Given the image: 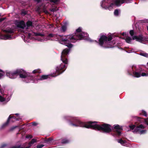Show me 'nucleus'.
<instances>
[{"instance_id":"obj_1","label":"nucleus","mask_w":148,"mask_h":148,"mask_svg":"<svg viewBox=\"0 0 148 148\" xmlns=\"http://www.w3.org/2000/svg\"><path fill=\"white\" fill-rule=\"evenodd\" d=\"M70 124L73 126L84 127L87 128H90L93 130L101 131L103 133H109L112 132V130H114V132L117 136H120L121 134V131L123 130V127L118 124L114 125L111 128V126L108 124L104 123L99 125L97 124L96 121H88L83 122L80 121L77 118L71 117L69 119Z\"/></svg>"},{"instance_id":"obj_2","label":"nucleus","mask_w":148,"mask_h":148,"mask_svg":"<svg viewBox=\"0 0 148 148\" xmlns=\"http://www.w3.org/2000/svg\"><path fill=\"white\" fill-rule=\"evenodd\" d=\"M88 35L86 34L82 33L79 35H69L64 36L66 37L65 39H64L62 37L61 40L62 42H64L65 45L69 49L66 48L63 50L61 57V59L63 62L60 65L57 67L56 70V73L55 75L53 76H56L64 72L66 69V64H68V61L66 56L67 55L70 50V49L72 48L73 45L71 43L68 42H75L77 40H83L84 38L87 37Z\"/></svg>"},{"instance_id":"obj_3","label":"nucleus","mask_w":148,"mask_h":148,"mask_svg":"<svg viewBox=\"0 0 148 148\" xmlns=\"http://www.w3.org/2000/svg\"><path fill=\"white\" fill-rule=\"evenodd\" d=\"M6 75L11 79L15 78L18 75H19L20 77L22 78H30L31 79L33 77L31 74L27 73L22 69H17L13 72H6Z\"/></svg>"},{"instance_id":"obj_4","label":"nucleus","mask_w":148,"mask_h":148,"mask_svg":"<svg viewBox=\"0 0 148 148\" xmlns=\"http://www.w3.org/2000/svg\"><path fill=\"white\" fill-rule=\"evenodd\" d=\"M112 39V37L111 36L107 37L104 35H102L100 36L98 41L96 42L101 47L105 48H109L112 45L110 42Z\"/></svg>"},{"instance_id":"obj_5","label":"nucleus","mask_w":148,"mask_h":148,"mask_svg":"<svg viewBox=\"0 0 148 148\" xmlns=\"http://www.w3.org/2000/svg\"><path fill=\"white\" fill-rule=\"evenodd\" d=\"M128 1H115L111 3L109 5V3L107 1H102L101 3V6L105 9H108L109 10L111 9L114 6H120L121 4L124 3H127Z\"/></svg>"},{"instance_id":"obj_6","label":"nucleus","mask_w":148,"mask_h":148,"mask_svg":"<svg viewBox=\"0 0 148 148\" xmlns=\"http://www.w3.org/2000/svg\"><path fill=\"white\" fill-rule=\"evenodd\" d=\"M50 2V4H53V8L50 9L51 12H54L55 11H56L58 10L57 8V7L55 5H58L60 1H49Z\"/></svg>"},{"instance_id":"obj_7","label":"nucleus","mask_w":148,"mask_h":148,"mask_svg":"<svg viewBox=\"0 0 148 148\" xmlns=\"http://www.w3.org/2000/svg\"><path fill=\"white\" fill-rule=\"evenodd\" d=\"M17 26L18 27L23 29L26 27V25L23 21H21L17 23Z\"/></svg>"},{"instance_id":"obj_8","label":"nucleus","mask_w":148,"mask_h":148,"mask_svg":"<svg viewBox=\"0 0 148 148\" xmlns=\"http://www.w3.org/2000/svg\"><path fill=\"white\" fill-rule=\"evenodd\" d=\"M133 40H136V41L142 42L144 41L142 35H139L138 36H134L132 37Z\"/></svg>"},{"instance_id":"obj_9","label":"nucleus","mask_w":148,"mask_h":148,"mask_svg":"<svg viewBox=\"0 0 148 148\" xmlns=\"http://www.w3.org/2000/svg\"><path fill=\"white\" fill-rule=\"evenodd\" d=\"M11 36L8 34L4 35L0 33V39L4 40L10 39H12Z\"/></svg>"},{"instance_id":"obj_10","label":"nucleus","mask_w":148,"mask_h":148,"mask_svg":"<svg viewBox=\"0 0 148 148\" xmlns=\"http://www.w3.org/2000/svg\"><path fill=\"white\" fill-rule=\"evenodd\" d=\"M48 37H54L58 40H60L61 38L63 37V36L50 33L48 34Z\"/></svg>"},{"instance_id":"obj_11","label":"nucleus","mask_w":148,"mask_h":148,"mask_svg":"<svg viewBox=\"0 0 148 148\" xmlns=\"http://www.w3.org/2000/svg\"><path fill=\"white\" fill-rule=\"evenodd\" d=\"M136 66L134 65H133L132 66V69L133 71V73L135 77H140L141 76V73H138L134 71V69H135Z\"/></svg>"},{"instance_id":"obj_12","label":"nucleus","mask_w":148,"mask_h":148,"mask_svg":"<svg viewBox=\"0 0 148 148\" xmlns=\"http://www.w3.org/2000/svg\"><path fill=\"white\" fill-rule=\"evenodd\" d=\"M82 33L86 34L88 35L87 36V37L84 38L83 39H86V38H87L88 36V34L87 33H85L82 32V29L80 27H79L77 29H76L75 32V34L74 35H79L80 34H82ZM72 35H73V34Z\"/></svg>"},{"instance_id":"obj_13","label":"nucleus","mask_w":148,"mask_h":148,"mask_svg":"<svg viewBox=\"0 0 148 148\" xmlns=\"http://www.w3.org/2000/svg\"><path fill=\"white\" fill-rule=\"evenodd\" d=\"M11 118V117L10 116H9L6 122L3 123L1 126V129H3L7 127L8 125Z\"/></svg>"},{"instance_id":"obj_14","label":"nucleus","mask_w":148,"mask_h":148,"mask_svg":"<svg viewBox=\"0 0 148 148\" xmlns=\"http://www.w3.org/2000/svg\"><path fill=\"white\" fill-rule=\"evenodd\" d=\"M145 128V127L142 124H140L139 126H137L134 129V130L133 131V132H138L140 131V128L144 129Z\"/></svg>"},{"instance_id":"obj_15","label":"nucleus","mask_w":148,"mask_h":148,"mask_svg":"<svg viewBox=\"0 0 148 148\" xmlns=\"http://www.w3.org/2000/svg\"><path fill=\"white\" fill-rule=\"evenodd\" d=\"M12 114L10 115L9 116H10L11 118L10 119V121L13 123L16 121H19L21 118L19 117L16 118V116H12Z\"/></svg>"},{"instance_id":"obj_16","label":"nucleus","mask_w":148,"mask_h":148,"mask_svg":"<svg viewBox=\"0 0 148 148\" xmlns=\"http://www.w3.org/2000/svg\"><path fill=\"white\" fill-rule=\"evenodd\" d=\"M26 25L27 28L30 27H34L32 21L28 20L26 23Z\"/></svg>"},{"instance_id":"obj_17","label":"nucleus","mask_w":148,"mask_h":148,"mask_svg":"<svg viewBox=\"0 0 148 148\" xmlns=\"http://www.w3.org/2000/svg\"><path fill=\"white\" fill-rule=\"evenodd\" d=\"M53 142V139L51 137L46 138L44 140L45 143H51Z\"/></svg>"},{"instance_id":"obj_18","label":"nucleus","mask_w":148,"mask_h":148,"mask_svg":"<svg viewBox=\"0 0 148 148\" xmlns=\"http://www.w3.org/2000/svg\"><path fill=\"white\" fill-rule=\"evenodd\" d=\"M69 142V140L66 138L62 139L61 141V143L62 144L68 143Z\"/></svg>"},{"instance_id":"obj_19","label":"nucleus","mask_w":148,"mask_h":148,"mask_svg":"<svg viewBox=\"0 0 148 148\" xmlns=\"http://www.w3.org/2000/svg\"><path fill=\"white\" fill-rule=\"evenodd\" d=\"M125 39L126 42L128 43H130L132 40L131 38L129 36H127Z\"/></svg>"},{"instance_id":"obj_20","label":"nucleus","mask_w":148,"mask_h":148,"mask_svg":"<svg viewBox=\"0 0 148 148\" xmlns=\"http://www.w3.org/2000/svg\"><path fill=\"white\" fill-rule=\"evenodd\" d=\"M3 32L6 33H9L10 34H12L14 33L13 30L11 29L8 30H4Z\"/></svg>"},{"instance_id":"obj_21","label":"nucleus","mask_w":148,"mask_h":148,"mask_svg":"<svg viewBox=\"0 0 148 148\" xmlns=\"http://www.w3.org/2000/svg\"><path fill=\"white\" fill-rule=\"evenodd\" d=\"M49 75H42L39 79L42 80L47 79L49 77Z\"/></svg>"},{"instance_id":"obj_22","label":"nucleus","mask_w":148,"mask_h":148,"mask_svg":"<svg viewBox=\"0 0 148 148\" xmlns=\"http://www.w3.org/2000/svg\"><path fill=\"white\" fill-rule=\"evenodd\" d=\"M36 140L35 139H32L29 143V146H31V145L35 143H36L37 142Z\"/></svg>"},{"instance_id":"obj_23","label":"nucleus","mask_w":148,"mask_h":148,"mask_svg":"<svg viewBox=\"0 0 148 148\" xmlns=\"http://www.w3.org/2000/svg\"><path fill=\"white\" fill-rule=\"evenodd\" d=\"M118 142L120 143L121 145H124V144L126 143L125 140H123L122 139L118 140Z\"/></svg>"},{"instance_id":"obj_24","label":"nucleus","mask_w":148,"mask_h":148,"mask_svg":"<svg viewBox=\"0 0 148 148\" xmlns=\"http://www.w3.org/2000/svg\"><path fill=\"white\" fill-rule=\"evenodd\" d=\"M41 73V71L40 69H39L35 70L32 71V73L34 74L36 73Z\"/></svg>"},{"instance_id":"obj_25","label":"nucleus","mask_w":148,"mask_h":148,"mask_svg":"<svg viewBox=\"0 0 148 148\" xmlns=\"http://www.w3.org/2000/svg\"><path fill=\"white\" fill-rule=\"evenodd\" d=\"M67 29L65 25H63L62 26L61 28V30H62V32H65Z\"/></svg>"},{"instance_id":"obj_26","label":"nucleus","mask_w":148,"mask_h":148,"mask_svg":"<svg viewBox=\"0 0 148 148\" xmlns=\"http://www.w3.org/2000/svg\"><path fill=\"white\" fill-rule=\"evenodd\" d=\"M129 127L131 130H133L135 129L134 128L136 127V125H135L132 124L130 125Z\"/></svg>"},{"instance_id":"obj_27","label":"nucleus","mask_w":148,"mask_h":148,"mask_svg":"<svg viewBox=\"0 0 148 148\" xmlns=\"http://www.w3.org/2000/svg\"><path fill=\"white\" fill-rule=\"evenodd\" d=\"M34 34L36 36H43L44 35L43 34H41L40 33H35Z\"/></svg>"},{"instance_id":"obj_28","label":"nucleus","mask_w":148,"mask_h":148,"mask_svg":"<svg viewBox=\"0 0 148 148\" xmlns=\"http://www.w3.org/2000/svg\"><path fill=\"white\" fill-rule=\"evenodd\" d=\"M114 15L116 16H118L119 15V11L118 9H116L114 12Z\"/></svg>"},{"instance_id":"obj_29","label":"nucleus","mask_w":148,"mask_h":148,"mask_svg":"<svg viewBox=\"0 0 148 148\" xmlns=\"http://www.w3.org/2000/svg\"><path fill=\"white\" fill-rule=\"evenodd\" d=\"M140 55L141 56L146 57H148V54L147 53H140Z\"/></svg>"},{"instance_id":"obj_30","label":"nucleus","mask_w":148,"mask_h":148,"mask_svg":"<svg viewBox=\"0 0 148 148\" xmlns=\"http://www.w3.org/2000/svg\"><path fill=\"white\" fill-rule=\"evenodd\" d=\"M27 13V12L25 10H23L21 12V14L22 15L24 16L25 15H26Z\"/></svg>"},{"instance_id":"obj_31","label":"nucleus","mask_w":148,"mask_h":148,"mask_svg":"<svg viewBox=\"0 0 148 148\" xmlns=\"http://www.w3.org/2000/svg\"><path fill=\"white\" fill-rule=\"evenodd\" d=\"M5 100V99L0 95V101L2 102L4 101Z\"/></svg>"},{"instance_id":"obj_32","label":"nucleus","mask_w":148,"mask_h":148,"mask_svg":"<svg viewBox=\"0 0 148 148\" xmlns=\"http://www.w3.org/2000/svg\"><path fill=\"white\" fill-rule=\"evenodd\" d=\"M134 31L133 30H131L130 32V34L131 36H134Z\"/></svg>"},{"instance_id":"obj_33","label":"nucleus","mask_w":148,"mask_h":148,"mask_svg":"<svg viewBox=\"0 0 148 148\" xmlns=\"http://www.w3.org/2000/svg\"><path fill=\"white\" fill-rule=\"evenodd\" d=\"M141 75L142 76H148V73H142L141 74Z\"/></svg>"},{"instance_id":"obj_34","label":"nucleus","mask_w":148,"mask_h":148,"mask_svg":"<svg viewBox=\"0 0 148 148\" xmlns=\"http://www.w3.org/2000/svg\"><path fill=\"white\" fill-rule=\"evenodd\" d=\"M43 145H38L37 146L36 148H42L44 146Z\"/></svg>"},{"instance_id":"obj_35","label":"nucleus","mask_w":148,"mask_h":148,"mask_svg":"<svg viewBox=\"0 0 148 148\" xmlns=\"http://www.w3.org/2000/svg\"><path fill=\"white\" fill-rule=\"evenodd\" d=\"M142 114L145 116H147V113L146 112L144 111H142Z\"/></svg>"},{"instance_id":"obj_36","label":"nucleus","mask_w":148,"mask_h":148,"mask_svg":"<svg viewBox=\"0 0 148 148\" xmlns=\"http://www.w3.org/2000/svg\"><path fill=\"white\" fill-rule=\"evenodd\" d=\"M17 127H18V126H17L12 127H11L10 128V131H12L13 130H14Z\"/></svg>"},{"instance_id":"obj_37","label":"nucleus","mask_w":148,"mask_h":148,"mask_svg":"<svg viewBox=\"0 0 148 148\" xmlns=\"http://www.w3.org/2000/svg\"><path fill=\"white\" fill-rule=\"evenodd\" d=\"M7 145L5 144H3L1 145L0 148H3L4 147H6Z\"/></svg>"},{"instance_id":"obj_38","label":"nucleus","mask_w":148,"mask_h":148,"mask_svg":"<svg viewBox=\"0 0 148 148\" xmlns=\"http://www.w3.org/2000/svg\"><path fill=\"white\" fill-rule=\"evenodd\" d=\"M32 125L34 126H36L38 125V123L35 122H32Z\"/></svg>"},{"instance_id":"obj_39","label":"nucleus","mask_w":148,"mask_h":148,"mask_svg":"<svg viewBox=\"0 0 148 148\" xmlns=\"http://www.w3.org/2000/svg\"><path fill=\"white\" fill-rule=\"evenodd\" d=\"M146 130H140V131L139 132H140V133L141 134H143L145 132H146Z\"/></svg>"},{"instance_id":"obj_40","label":"nucleus","mask_w":148,"mask_h":148,"mask_svg":"<svg viewBox=\"0 0 148 148\" xmlns=\"http://www.w3.org/2000/svg\"><path fill=\"white\" fill-rule=\"evenodd\" d=\"M20 145H18V146H14L11 147L10 148H20Z\"/></svg>"},{"instance_id":"obj_41","label":"nucleus","mask_w":148,"mask_h":148,"mask_svg":"<svg viewBox=\"0 0 148 148\" xmlns=\"http://www.w3.org/2000/svg\"><path fill=\"white\" fill-rule=\"evenodd\" d=\"M26 137L27 138H31L33 137V136L32 135H30L26 136Z\"/></svg>"},{"instance_id":"obj_42","label":"nucleus","mask_w":148,"mask_h":148,"mask_svg":"<svg viewBox=\"0 0 148 148\" xmlns=\"http://www.w3.org/2000/svg\"><path fill=\"white\" fill-rule=\"evenodd\" d=\"M5 19V18H0V22H1L2 21H4Z\"/></svg>"},{"instance_id":"obj_43","label":"nucleus","mask_w":148,"mask_h":148,"mask_svg":"<svg viewBox=\"0 0 148 148\" xmlns=\"http://www.w3.org/2000/svg\"><path fill=\"white\" fill-rule=\"evenodd\" d=\"M3 73H0V79L1 78V77L3 76Z\"/></svg>"},{"instance_id":"obj_44","label":"nucleus","mask_w":148,"mask_h":148,"mask_svg":"<svg viewBox=\"0 0 148 148\" xmlns=\"http://www.w3.org/2000/svg\"><path fill=\"white\" fill-rule=\"evenodd\" d=\"M125 35V33L124 32H123L122 34V35L123 36H124Z\"/></svg>"},{"instance_id":"obj_45","label":"nucleus","mask_w":148,"mask_h":148,"mask_svg":"<svg viewBox=\"0 0 148 148\" xmlns=\"http://www.w3.org/2000/svg\"><path fill=\"white\" fill-rule=\"evenodd\" d=\"M15 115H16V116L17 117L19 115V114H18L17 113V114H15Z\"/></svg>"},{"instance_id":"obj_46","label":"nucleus","mask_w":148,"mask_h":148,"mask_svg":"<svg viewBox=\"0 0 148 148\" xmlns=\"http://www.w3.org/2000/svg\"><path fill=\"white\" fill-rule=\"evenodd\" d=\"M37 1L38 3H39L40 2V1Z\"/></svg>"},{"instance_id":"obj_47","label":"nucleus","mask_w":148,"mask_h":148,"mask_svg":"<svg viewBox=\"0 0 148 148\" xmlns=\"http://www.w3.org/2000/svg\"><path fill=\"white\" fill-rule=\"evenodd\" d=\"M0 72H3V71H2V70L0 69Z\"/></svg>"},{"instance_id":"obj_48","label":"nucleus","mask_w":148,"mask_h":148,"mask_svg":"<svg viewBox=\"0 0 148 148\" xmlns=\"http://www.w3.org/2000/svg\"><path fill=\"white\" fill-rule=\"evenodd\" d=\"M147 30L148 31V26H147Z\"/></svg>"},{"instance_id":"obj_49","label":"nucleus","mask_w":148,"mask_h":148,"mask_svg":"<svg viewBox=\"0 0 148 148\" xmlns=\"http://www.w3.org/2000/svg\"><path fill=\"white\" fill-rule=\"evenodd\" d=\"M146 123H147V125H148V123L147 122H146Z\"/></svg>"},{"instance_id":"obj_50","label":"nucleus","mask_w":148,"mask_h":148,"mask_svg":"<svg viewBox=\"0 0 148 148\" xmlns=\"http://www.w3.org/2000/svg\"><path fill=\"white\" fill-rule=\"evenodd\" d=\"M1 16V14H0V16Z\"/></svg>"},{"instance_id":"obj_51","label":"nucleus","mask_w":148,"mask_h":148,"mask_svg":"<svg viewBox=\"0 0 148 148\" xmlns=\"http://www.w3.org/2000/svg\"><path fill=\"white\" fill-rule=\"evenodd\" d=\"M147 119H148V118H147Z\"/></svg>"}]
</instances>
